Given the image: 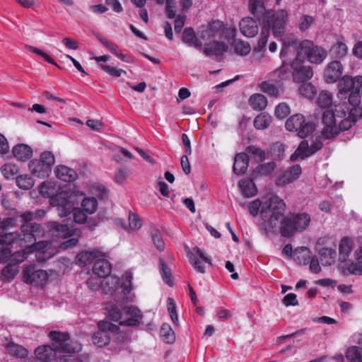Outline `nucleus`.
<instances>
[{"label": "nucleus", "mask_w": 362, "mask_h": 362, "mask_svg": "<svg viewBox=\"0 0 362 362\" xmlns=\"http://www.w3.org/2000/svg\"><path fill=\"white\" fill-rule=\"evenodd\" d=\"M18 267L16 264H13V262L9 263L7 266H6L2 272L1 275L2 276L9 281L14 278V276L18 274Z\"/></svg>", "instance_id": "58"}, {"label": "nucleus", "mask_w": 362, "mask_h": 362, "mask_svg": "<svg viewBox=\"0 0 362 362\" xmlns=\"http://www.w3.org/2000/svg\"><path fill=\"white\" fill-rule=\"evenodd\" d=\"M315 21L314 17L309 15H303L300 18L298 28L304 32L307 30Z\"/></svg>", "instance_id": "63"}, {"label": "nucleus", "mask_w": 362, "mask_h": 362, "mask_svg": "<svg viewBox=\"0 0 362 362\" xmlns=\"http://www.w3.org/2000/svg\"><path fill=\"white\" fill-rule=\"evenodd\" d=\"M23 281L35 286H43L48 279V274L43 269H37L35 266L26 267L23 272Z\"/></svg>", "instance_id": "14"}, {"label": "nucleus", "mask_w": 362, "mask_h": 362, "mask_svg": "<svg viewBox=\"0 0 362 362\" xmlns=\"http://www.w3.org/2000/svg\"><path fill=\"white\" fill-rule=\"evenodd\" d=\"M12 153L17 160L24 162L31 158L33 149L27 144H19L13 146Z\"/></svg>", "instance_id": "29"}, {"label": "nucleus", "mask_w": 362, "mask_h": 362, "mask_svg": "<svg viewBox=\"0 0 362 362\" xmlns=\"http://www.w3.org/2000/svg\"><path fill=\"white\" fill-rule=\"evenodd\" d=\"M249 158L247 153H240L236 154L233 166L235 174L240 175L244 174L248 167Z\"/></svg>", "instance_id": "26"}, {"label": "nucleus", "mask_w": 362, "mask_h": 362, "mask_svg": "<svg viewBox=\"0 0 362 362\" xmlns=\"http://www.w3.org/2000/svg\"><path fill=\"white\" fill-rule=\"evenodd\" d=\"M112 337V342L115 344V348L121 349L123 346L129 343V338L126 333L119 332H111Z\"/></svg>", "instance_id": "50"}, {"label": "nucleus", "mask_w": 362, "mask_h": 362, "mask_svg": "<svg viewBox=\"0 0 362 362\" xmlns=\"http://www.w3.org/2000/svg\"><path fill=\"white\" fill-rule=\"evenodd\" d=\"M348 52V47L346 44L341 41H338L333 45L330 49V52L335 58L341 59L344 57Z\"/></svg>", "instance_id": "52"}, {"label": "nucleus", "mask_w": 362, "mask_h": 362, "mask_svg": "<svg viewBox=\"0 0 362 362\" xmlns=\"http://www.w3.org/2000/svg\"><path fill=\"white\" fill-rule=\"evenodd\" d=\"M302 173L301 167L300 165H294L287 170H286L281 175H280L276 180V185L279 187H284L286 185L293 182L299 177Z\"/></svg>", "instance_id": "21"}, {"label": "nucleus", "mask_w": 362, "mask_h": 362, "mask_svg": "<svg viewBox=\"0 0 362 362\" xmlns=\"http://www.w3.org/2000/svg\"><path fill=\"white\" fill-rule=\"evenodd\" d=\"M345 104L336 105L332 110L322 113L324 127L322 134L327 139H331L341 131L349 129L362 115H353Z\"/></svg>", "instance_id": "1"}, {"label": "nucleus", "mask_w": 362, "mask_h": 362, "mask_svg": "<svg viewBox=\"0 0 362 362\" xmlns=\"http://www.w3.org/2000/svg\"><path fill=\"white\" fill-rule=\"evenodd\" d=\"M35 215L31 211H25L19 216L22 223L21 233H8L0 235V243L2 245H11L18 243L23 247L33 245L36 243L37 238L42 236L44 230L41 226L33 222Z\"/></svg>", "instance_id": "2"}, {"label": "nucleus", "mask_w": 362, "mask_h": 362, "mask_svg": "<svg viewBox=\"0 0 362 362\" xmlns=\"http://www.w3.org/2000/svg\"><path fill=\"white\" fill-rule=\"evenodd\" d=\"M6 350L10 355L20 358H25L28 354V351L25 348L14 343L8 344L6 345Z\"/></svg>", "instance_id": "44"}, {"label": "nucleus", "mask_w": 362, "mask_h": 362, "mask_svg": "<svg viewBox=\"0 0 362 362\" xmlns=\"http://www.w3.org/2000/svg\"><path fill=\"white\" fill-rule=\"evenodd\" d=\"M311 255V251L307 247H300L295 249L293 254V259L300 265L308 264Z\"/></svg>", "instance_id": "33"}, {"label": "nucleus", "mask_w": 362, "mask_h": 362, "mask_svg": "<svg viewBox=\"0 0 362 362\" xmlns=\"http://www.w3.org/2000/svg\"><path fill=\"white\" fill-rule=\"evenodd\" d=\"M296 51L298 58H306L310 63L315 64H321L327 56L326 49L309 40L300 42Z\"/></svg>", "instance_id": "9"}, {"label": "nucleus", "mask_w": 362, "mask_h": 362, "mask_svg": "<svg viewBox=\"0 0 362 362\" xmlns=\"http://www.w3.org/2000/svg\"><path fill=\"white\" fill-rule=\"evenodd\" d=\"M283 42V47L280 52V57H284L288 52H290L291 48L296 47H298L300 42L298 41V38L293 34H288L284 38H281Z\"/></svg>", "instance_id": "36"}, {"label": "nucleus", "mask_w": 362, "mask_h": 362, "mask_svg": "<svg viewBox=\"0 0 362 362\" xmlns=\"http://www.w3.org/2000/svg\"><path fill=\"white\" fill-rule=\"evenodd\" d=\"M249 8L252 14L259 20L263 21V16L267 11L265 9L264 4L261 0H249Z\"/></svg>", "instance_id": "38"}, {"label": "nucleus", "mask_w": 362, "mask_h": 362, "mask_svg": "<svg viewBox=\"0 0 362 362\" xmlns=\"http://www.w3.org/2000/svg\"><path fill=\"white\" fill-rule=\"evenodd\" d=\"M262 92L274 98L280 97L284 92V84L281 81L267 80L260 84Z\"/></svg>", "instance_id": "20"}, {"label": "nucleus", "mask_w": 362, "mask_h": 362, "mask_svg": "<svg viewBox=\"0 0 362 362\" xmlns=\"http://www.w3.org/2000/svg\"><path fill=\"white\" fill-rule=\"evenodd\" d=\"M243 195L245 197H252L257 194V189L252 179H243L238 182Z\"/></svg>", "instance_id": "34"}, {"label": "nucleus", "mask_w": 362, "mask_h": 362, "mask_svg": "<svg viewBox=\"0 0 362 362\" xmlns=\"http://www.w3.org/2000/svg\"><path fill=\"white\" fill-rule=\"evenodd\" d=\"M285 209L286 204L284 201L276 195L271 197L263 203L260 215L267 230L271 231L276 228Z\"/></svg>", "instance_id": "4"}, {"label": "nucleus", "mask_w": 362, "mask_h": 362, "mask_svg": "<svg viewBox=\"0 0 362 362\" xmlns=\"http://www.w3.org/2000/svg\"><path fill=\"white\" fill-rule=\"evenodd\" d=\"M234 50L235 54L240 56H246L251 51L250 45L243 40H238L234 43Z\"/></svg>", "instance_id": "57"}, {"label": "nucleus", "mask_w": 362, "mask_h": 362, "mask_svg": "<svg viewBox=\"0 0 362 362\" xmlns=\"http://www.w3.org/2000/svg\"><path fill=\"white\" fill-rule=\"evenodd\" d=\"M52 205L57 207L58 215L60 217H66L73 212L74 222L81 224L87 220V213L82 209L75 208L74 202L64 191L60 192L52 199Z\"/></svg>", "instance_id": "6"}, {"label": "nucleus", "mask_w": 362, "mask_h": 362, "mask_svg": "<svg viewBox=\"0 0 362 362\" xmlns=\"http://www.w3.org/2000/svg\"><path fill=\"white\" fill-rule=\"evenodd\" d=\"M54 164V154L50 151H44L40 154V158L29 162L28 168L33 175L45 178L50 175Z\"/></svg>", "instance_id": "10"}, {"label": "nucleus", "mask_w": 362, "mask_h": 362, "mask_svg": "<svg viewBox=\"0 0 362 362\" xmlns=\"http://www.w3.org/2000/svg\"><path fill=\"white\" fill-rule=\"evenodd\" d=\"M247 152L251 156H254L257 162H262L265 159V151L255 146L247 147Z\"/></svg>", "instance_id": "62"}, {"label": "nucleus", "mask_w": 362, "mask_h": 362, "mask_svg": "<svg viewBox=\"0 0 362 362\" xmlns=\"http://www.w3.org/2000/svg\"><path fill=\"white\" fill-rule=\"evenodd\" d=\"M16 182L19 188L25 190L31 189L35 183L33 177L27 174L17 176Z\"/></svg>", "instance_id": "48"}, {"label": "nucleus", "mask_w": 362, "mask_h": 362, "mask_svg": "<svg viewBox=\"0 0 362 362\" xmlns=\"http://www.w3.org/2000/svg\"><path fill=\"white\" fill-rule=\"evenodd\" d=\"M291 215L284 217L281 221L280 233L284 237H291L296 232Z\"/></svg>", "instance_id": "32"}, {"label": "nucleus", "mask_w": 362, "mask_h": 362, "mask_svg": "<svg viewBox=\"0 0 362 362\" xmlns=\"http://www.w3.org/2000/svg\"><path fill=\"white\" fill-rule=\"evenodd\" d=\"M92 270L94 275L104 279L110 274L112 267L107 260L99 259L95 262Z\"/></svg>", "instance_id": "24"}, {"label": "nucleus", "mask_w": 362, "mask_h": 362, "mask_svg": "<svg viewBox=\"0 0 362 362\" xmlns=\"http://www.w3.org/2000/svg\"><path fill=\"white\" fill-rule=\"evenodd\" d=\"M20 168L18 165L13 163H6L1 168V171L4 177L8 180L19 173Z\"/></svg>", "instance_id": "53"}, {"label": "nucleus", "mask_w": 362, "mask_h": 362, "mask_svg": "<svg viewBox=\"0 0 362 362\" xmlns=\"http://www.w3.org/2000/svg\"><path fill=\"white\" fill-rule=\"evenodd\" d=\"M56 176L64 182H73L78 177L77 173L66 165H59L55 170Z\"/></svg>", "instance_id": "30"}, {"label": "nucleus", "mask_w": 362, "mask_h": 362, "mask_svg": "<svg viewBox=\"0 0 362 362\" xmlns=\"http://www.w3.org/2000/svg\"><path fill=\"white\" fill-rule=\"evenodd\" d=\"M182 40L184 43L196 48H199L202 46V42L195 35L194 30L189 27L184 29Z\"/></svg>", "instance_id": "37"}, {"label": "nucleus", "mask_w": 362, "mask_h": 362, "mask_svg": "<svg viewBox=\"0 0 362 362\" xmlns=\"http://www.w3.org/2000/svg\"><path fill=\"white\" fill-rule=\"evenodd\" d=\"M160 273L162 276V279L163 281H165V283L170 286H173V281H172V275L170 269L168 267L166 264L164 262V261L162 259H160Z\"/></svg>", "instance_id": "59"}, {"label": "nucleus", "mask_w": 362, "mask_h": 362, "mask_svg": "<svg viewBox=\"0 0 362 362\" xmlns=\"http://www.w3.org/2000/svg\"><path fill=\"white\" fill-rule=\"evenodd\" d=\"M315 247L317 252L321 249H329V247H337L336 241L330 236H323L317 239Z\"/></svg>", "instance_id": "49"}, {"label": "nucleus", "mask_w": 362, "mask_h": 362, "mask_svg": "<svg viewBox=\"0 0 362 362\" xmlns=\"http://www.w3.org/2000/svg\"><path fill=\"white\" fill-rule=\"evenodd\" d=\"M323 144L320 139H316L313 141L310 146L308 141H302L295 152L291 156L290 160L291 161H296L298 158H300L302 160L305 159L320 150Z\"/></svg>", "instance_id": "13"}, {"label": "nucleus", "mask_w": 362, "mask_h": 362, "mask_svg": "<svg viewBox=\"0 0 362 362\" xmlns=\"http://www.w3.org/2000/svg\"><path fill=\"white\" fill-rule=\"evenodd\" d=\"M187 257L193 268L199 273H204V267L202 264L201 261L198 259L197 256L205 263L211 264V259L201 250L198 247H194L192 251L187 247Z\"/></svg>", "instance_id": "17"}, {"label": "nucleus", "mask_w": 362, "mask_h": 362, "mask_svg": "<svg viewBox=\"0 0 362 362\" xmlns=\"http://www.w3.org/2000/svg\"><path fill=\"white\" fill-rule=\"evenodd\" d=\"M160 335L163 341L167 344L173 343L175 339V333L170 325L163 323L160 329Z\"/></svg>", "instance_id": "46"}, {"label": "nucleus", "mask_w": 362, "mask_h": 362, "mask_svg": "<svg viewBox=\"0 0 362 362\" xmlns=\"http://www.w3.org/2000/svg\"><path fill=\"white\" fill-rule=\"evenodd\" d=\"M353 249V241L349 238H343L339 245V260L345 262L348 260Z\"/></svg>", "instance_id": "28"}, {"label": "nucleus", "mask_w": 362, "mask_h": 362, "mask_svg": "<svg viewBox=\"0 0 362 362\" xmlns=\"http://www.w3.org/2000/svg\"><path fill=\"white\" fill-rule=\"evenodd\" d=\"M291 69V65L283 63V64L279 69L274 71L273 75L274 76L279 78V81H281L283 80H286L288 78L291 74H292V71Z\"/></svg>", "instance_id": "54"}, {"label": "nucleus", "mask_w": 362, "mask_h": 362, "mask_svg": "<svg viewBox=\"0 0 362 362\" xmlns=\"http://www.w3.org/2000/svg\"><path fill=\"white\" fill-rule=\"evenodd\" d=\"M316 92L315 87L310 83H303L299 87L300 94L308 99L313 98L316 94Z\"/></svg>", "instance_id": "56"}, {"label": "nucleus", "mask_w": 362, "mask_h": 362, "mask_svg": "<svg viewBox=\"0 0 362 362\" xmlns=\"http://www.w3.org/2000/svg\"><path fill=\"white\" fill-rule=\"evenodd\" d=\"M151 235L152 241L156 247L159 251H163L165 249V243L163 240L160 231L156 228H153L151 230Z\"/></svg>", "instance_id": "60"}, {"label": "nucleus", "mask_w": 362, "mask_h": 362, "mask_svg": "<svg viewBox=\"0 0 362 362\" xmlns=\"http://www.w3.org/2000/svg\"><path fill=\"white\" fill-rule=\"evenodd\" d=\"M25 47L30 52H32L39 56H41L48 63H50V64L57 66L58 68H60L57 64V63L54 62V60L45 52L40 50V49H38L37 47H33V46L28 45H25Z\"/></svg>", "instance_id": "61"}, {"label": "nucleus", "mask_w": 362, "mask_h": 362, "mask_svg": "<svg viewBox=\"0 0 362 362\" xmlns=\"http://www.w3.org/2000/svg\"><path fill=\"white\" fill-rule=\"evenodd\" d=\"M81 209L88 214H94L98 209V201L95 197H86L81 202Z\"/></svg>", "instance_id": "51"}, {"label": "nucleus", "mask_w": 362, "mask_h": 362, "mask_svg": "<svg viewBox=\"0 0 362 362\" xmlns=\"http://www.w3.org/2000/svg\"><path fill=\"white\" fill-rule=\"evenodd\" d=\"M241 33L247 37H255L259 30L256 21L250 17L243 18L239 23Z\"/></svg>", "instance_id": "22"}, {"label": "nucleus", "mask_w": 362, "mask_h": 362, "mask_svg": "<svg viewBox=\"0 0 362 362\" xmlns=\"http://www.w3.org/2000/svg\"><path fill=\"white\" fill-rule=\"evenodd\" d=\"M272 121V118L269 114L262 113L255 118L253 123L256 129H264L269 126Z\"/></svg>", "instance_id": "47"}, {"label": "nucleus", "mask_w": 362, "mask_h": 362, "mask_svg": "<svg viewBox=\"0 0 362 362\" xmlns=\"http://www.w3.org/2000/svg\"><path fill=\"white\" fill-rule=\"evenodd\" d=\"M98 326V330L93 334L92 341L98 347L108 345L111 339V332H116L119 329L117 325L107 321H100Z\"/></svg>", "instance_id": "12"}, {"label": "nucleus", "mask_w": 362, "mask_h": 362, "mask_svg": "<svg viewBox=\"0 0 362 362\" xmlns=\"http://www.w3.org/2000/svg\"><path fill=\"white\" fill-rule=\"evenodd\" d=\"M132 274L126 272L123 275V282L119 284V279L115 276L109 275L103 279V290L105 293L112 294L122 292V296L117 297L115 300L117 302L126 303L131 300L130 293L132 291Z\"/></svg>", "instance_id": "5"}, {"label": "nucleus", "mask_w": 362, "mask_h": 362, "mask_svg": "<svg viewBox=\"0 0 362 362\" xmlns=\"http://www.w3.org/2000/svg\"><path fill=\"white\" fill-rule=\"evenodd\" d=\"M348 94L347 100L345 99L344 100H341L338 104H345L353 115H362V108L359 106L361 103L360 90H356Z\"/></svg>", "instance_id": "19"}, {"label": "nucleus", "mask_w": 362, "mask_h": 362, "mask_svg": "<svg viewBox=\"0 0 362 362\" xmlns=\"http://www.w3.org/2000/svg\"><path fill=\"white\" fill-rule=\"evenodd\" d=\"M276 168L274 162H269L258 165L252 171V177L255 180L272 175Z\"/></svg>", "instance_id": "31"}, {"label": "nucleus", "mask_w": 362, "mask_h": 362, "mask_svg": "<svg viewBox=\"0 0 362 362\" xmlns=\"http://www.w3.org/2000/svg\"><path fill=\"white\" fill-rule=\"evenodd\" d=\"M362 81V76H358L352 78L344 76L341 78L339 83V92L337 96L340 100H346L348 93L360 90V83Z\"/></svg>", "instance_id": "16"}, {"label": "nucleus", "mask_w": 362, "mask_h": 362, "mask_svg": "<svg viewBox=\"0 0 362 362\" xmlns=\"http://www.w3.org/2000/svg\"><path fill=\"white\" fill-rule=\"evenodd\" d=\"M356 262L350 263L347 267V270L351 274H362V247L355 252Z\"/></svg>", "instance_id": "41"}, {"label": "nucleus", "mask_w": 362, "mask_h": 362, "mask_svg": "<svg viewBox=\"0 0 362 362\" xmlns=\"http://www.w3.org/2000/svg\"><path fill=\"white\" fill-rule=\"evenodd\" d=\"M336 248L321 249L320 252H317L320 263L322 266H331L335 263L337 257Z\"/></svg>", "instance_id": "27"}, {"label": "nucleus", "mask_w": 362, "mask_h": 362, "mask_svg": "<svg viewBox=\"0 0 362 362\" xmlns=\"http://www.w3.org/2000/svg\"><path fill=\"white\" fill-rule=\"evenodd\" d=\"M98 252L93 251H83L78 254L76 258L78 263L81 266H85L92 263L98 257Z\"/></svg>", "instance_id": "42"}, {"label": "nucleus", "mask_w": 362, "mask_h": 362, "mask_svg": "<svg viewBox=\"0 0 362 362\" xmlns=\"http://www.w3.org/2000/svg\"><path fill=\"white\" fill-rule=\"evenodd\" d=\"M109 317L115 322H119V325L134 327L137 326L142 318V313L140 310L134 306H125L124 312L129 315V317L122 320L121 309L114 304H109L106 307Z\"/></svg>", "instance_id": "7"}, {"label": "nucleus", "mask_w": 362, "mask_h": 362, "mask_svg": "<svg viewBox=\"0 0 362 362\" xmlns=\"http://www.w3.org/2000/svg\"><path fill=\"white\" fill-rule=\"evenodd\" d=\"M207 26L209 28L211 33L214 37L223 35L225 31L228 33V35L234 37L235 35L236 30L235 28H226L223 23L219 20L214 21L209 23Z\"/></svg>", "instance_id": "25"}, {"label": "nucleus", "mask_w": 362, "mask_h": 362, "mask_svg": "<svg viewBox=\"0 0 362 362\" xmlns=\"http://www.w3.org/2000/svg\"><path fill=\"white\" fill-rule=\"evenodd\" d=\"M346 357L349 362H362L361 349L357 346H352L347 349Z\"/></svg>", "instance_id": "55"}, {"label": "nucleus", "mask_w": 362, "mask_h": 362, "mask_svg": "<svg viewBox=\"0 0 362 362\" xmlns=\"http://www.w3.org/2000/svg\"><path fill=\"white\" fill-rule=\"evenodd\" d=\"M228 49V46L225 42L213 41L204 48L203 52L206 56H221Z\"/></svg>", "instance_id": "23"}, {"label": "nucleus", "mask_w": 362, "mask_h": 362, "mask_svg": "<svg viewBox=\"0 0 362 362\" xmlns=\"http://www.w3.org/2000/svg\"><path fill=\"white\" fill-rule=\"evenodd\" d=\"M39 192L41 195L45 197L51 198V204H52V199L59 193H56L54 185L52 182H42L38 187Z\"/></svg>", "instance_id": "43"}, {"label": "nucleus", "mask_w": 362, "mask_h": 362, "mask_svg": "<svg viewBox=\"0 0 362 362\" xmlns=\"http://www.w3.org/2000/svg\"><path fill=\"white\" fill-rule=\"evenodd\" d=\"M288 18V13L286 9L276 11L269 10L263 16V25H268V30H272L273 35L281 37L286 31Z\"/></svg>", "instance_id": "8"}, {"label": "nucleus", "mask_w": 362, "mask_h": 362, "mask_svg": "<svg viewBox=\"0 0 362 362\" xmlns=\"http://www.w3.org/2000/svg\"><path fill=\"white\" fill-rule=\"evenodd\" d=\"M52 340V346H38L35 350L36 358L42 362H50L56 356V352L78 353L81 351V344L69 340V335L66 332L52 331L49 334Z\"/></svg>", "instance_id": "3"}, {"label": "nucleus", "mask_w": 362, "mask_h": 362, "mask_svg": "<svg viewBox=\"0 0 362 362\" xmlns=\"http://www.w3.org/2000/svg\"><path fill=\"white\" fill-rule=\"evenodd\" d=\"M295 224L296 232L303 231L310 222V216L307 213L291 214Z\"/></svg>", "instance_id": "35"}, {"label": "nucleus", "mask_w": 362, "mask_h": 362, "mask_svg": "<svg viewBox=\"0 0 362 362\" xmlns=\"http://www.w3.org/2000/svg\"><path fill=\"white\" fill-rule=\"evenodd\" d=\"M290 113V107L285 103H279L275 109V115L279 119H284Z\"/></svg>", "instance_id": "64"}, {"label": "nucleus", "mask_w": 362, "mask_h": 362, "mask_svg": "<svg viewBox=\"0 0 362 362\" xmlns=\"http://www.w3.org/2000/svg\"><path fill=\"white\" fill-rule=\"evenodd\" d=\"M286 129L289 132L298 133V136L305 138L315 131V124L313 122H306L305 117L301 114H296L290 117L286 122Z\"/></svg>", "instance_id": "11"}, {"label": "nucleus", "mask_w": 362, "mask_h": 362, "mask_svg": "<svg viewBox=\"0 0 362 362\" xmlns=\"http://www.w3.org/2000/svg\"><path fill=\"white\" fill-rule=\"evenodd\" d=\"M343 72V66L340 62L332 61L329 62L325 69L323 76L325 81L328 83L337 81Z\"/></svg>", "instance_id": "18"}, {"label": "nucleus", "mask_w": 362, "mask_h": 362, "mask_svg": "<svg viewBox=\"0 0 362 362\" xmlns=\"http://www.w3.org/2000/svg\"><path fill=\"white\" fill-rule=\"evenodd\" d=\"M299 59L296 57L291 64L292 76L295 82L304 83L313 77V70L310 66L304 65Z\"/></svg>", "instance_id": "15"}, {"label": "nucleus", "mask_w": 362, "mask_h": 362, "mask_svg": "<svg viewBox=\"0 0 362 362\" xmlns=\"http://www.w3.org/2000/svg\"><path fill=\"white\" fill-rule=\"evenodd\" d=\"M49 225L52 235L55 237L65 238L71 235V230L66 224L51 222Z\"/></svg>", "instance_id": "39"}, {"label": "nucleus", "mask_w": 362, "mask_h": 362, "mask_svg": "<svg viewBox=\"0 0 362 362\" xmlns=\"http://www.w3.org/2000/svg\"><path fill=\"white\" fill-rule=\"evenodd\" d=\"M250 103L251 107L257 110H262L267 105V98L259 93L253 94L250 98Z\"/></svg>", "instance_id": "45"}, {"label": "nucleus", "mask_w": 362, "mask_h": 362, "mask_svg": "<svg viewBox=\"0 0 362 362\" xmlns=\"http://www.w3.org/2000/svg\"><path fill=\"white\" fill-rule=\"evenodd\" d=\"M317 103L320 107L325 109L324 112L327 110H332L337 105L336 103L332 104V95L330 92L327 90L320 92L317 98Z\"/></svg>", "instance_id": "40"}]
</instances>
